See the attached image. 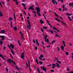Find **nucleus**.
Returning <instances> with one entry per match:
<instances>
[{
  "label": "nucleus",
  "instance_id": "bf43d9fd",
  "mask_svg": "<svg viewBox=\"0 0 73 73\" xmlns=\"http://www.w3.org/2000/svg\"><path fill=\"white\" fill-rule=\"evenodd\" d=\"M41 30L42 33H44V30H43V29H41Z\"/></svg>",
  "mask_w": 73,
  "mask_h": 73
},
{
  "label": "nucleus",
  "instance_id": "dca6fc26",
  "mask_svg": "<svg viewBox=\"0 0 73 73\" xmlns=\"http://www.w3.org/2000/svg\"><path fill=\"white\" fill-rule=\"evenodd\" d=\"M40 23L41 24H44V22L42 21V19H40Z\"/></svg>",
  "mask_w": 73,
  "mask_h": 73
},
{
  "label": "nucleus",
  "instance_id": "1a4fd4ad",
  "mask_svg": "<svg viewBox=\"0 0 73 73\" xmlns=\"http://www.w3.org/2000/svg\"><path fill=\"white\" fill-rule=\"evenodd\" d=\"M12 61L11 59H8L7 60V61L9 63V64H11V62H12Z\"/></svg>",
  "mask_w": 73,
  "mask_h": 73
},
{
  "label": "nucleus",
  "instance_id": "7c9ffc66",
  "mask_svg": "<svg viewBox=\"0 0 73 73\" xmlns=\"http://www.w3.org/2000/svg\"><path fill=\"white\" fill-rule=\"evenodd\" d=\"M18 43L19 44V46H21V44H20V41H19V40H18Z\"/></svg>",
  "mask_w": 73,
  "mask_h": 73
},
{
  "label": "nucleus",
  "instance_id": "37998d69",
  "mask_svg": "<svg viewBox=\"0 0 73 73\" xmlns=\"http://www.w3.org/2000/svg\"><path fill=\"white\" fill-rule=\"evenodd\" d=\"M15 31H17V27H13Z\"/></svg>",
  "mask_w": 73,
  "mask_h": 73
},
{
  "label": "nucleus",
  "instance_id": "4c0bfd02",
  "mask_svg": "<svg viewBox=\"0 0 73 73\" xmlns=\"http://www.w3.org/2000/svg\"><path fill=\"white\" fill-rule=\"evenodd\" d=\"M6 70L7 72L8 73H9V72H8V69H7V67L6 68Z\"/></svg>",
  "mask_w": 73,
  "mask_h": 73
},
{
  "label": "nucleus",
  "instance_id": "c03bdc74",
  "mask_svg": "<svg viewBox=\"0 0 73 73\" xmlns=\"http://www.w3.org/2000/svg\"><path fill=\"white\" fill-rule=\"evenodd\" d=\"M16 5H18V4H19V3H18V1L17 0L16 1Z\"/></svg>",
  "mask_w": 73,
  "mask_h": 73
},
{
  "label": "nucleus",
  "instance_id": "9b49d317",
  "mask_svg": "<svg viewBox=\"0 0 73 73\" xmlns=\"http://www.w3.org/2000/svg\"><path fill=\"white\" fill-rule=\"evenodd\" d=\"M54 30H56L58 32H60V30H59L57 29L56 28L54 27Z\"/></svg>",
  "mask_w": 73,
  "mask_h": 73
},
{
  "label": "nucleus",
  "instance_id": "20e7f679",
  "mask_svg": "<svg viewBox=\"0 0 73 73\" xmlns=\"http://www.w3.org/2000/svg\"><path fill=\"white\" fill-rule=\"evenodd\" d=\"M34 6H31L29 8V10H32L33 11H35V9H34Z\"/></svg>",
  "mask_w": 73,
  "mask_h": 73
},
{
  "label": "nucleus",
  "instance_id": "f8f14e48",
  "mask_svg": "<svg viewBox=\"0 0 73 73\" xmlns=\"http://www.w3.org/2000/svg\"><path fill=\"white\" fill-rule=\"evenodd\" d=\"M62 42L64 45V47H65V46H66V45H65V41L64 40L62 41Z\"/></svg>",
  "mask_w": 73,
  "mask_h": 73
},
{
  "label": "nucleus",
  "instance_id": "b1692460",
  "mask_svg": "<svg viewBox=\"0 0 73 73\" xmlns=\"http://www.w3.org/2000/svg\"><path fill=\"white\" fill-rule=\"evenodd\" d=\"M36 42L37 45L39 46V45H40V44L38 43V42L37 40H36Z\"/></svg>",
  "mask_w": 73,
  "mask_h": 73
},
{
  "label": "nucleus",
  "instance_id": "a19ab883",
  "mask_svg": "<svg viewBox=\"0 0 73 73\" xmlns=\"http://www.w3.org/2000/svg\"><path fill=\"white\" fill-rule=\"evenodd\" d=\"M28 63L29 65L30 69H31V67H30V62H29V61H28Z\"/></svg>",
  "mask_w": 73,
  "mask_h": 73
},
{
  "label": "nucleus",
  "instance_id": "5701e85b",
  "mask_svg": "<svg viewBox=\"0 0 73 73\" xmlns=\"http://www.w3.org/2000/svg\"><path fill=\"white\" fill-rule=\"evenodd\" d=\"M0 56L1 57V58H2L4 60H5V58H3V56H2V55L1 54H0Z\"/></svg>",
  "mask_w": 73,
  "mask_h": 73
},
{
  "label": "nucleus",
  "instance_id": "6e6d98bb",
  "mask_svg": "<svg viewBox=\"0 0 73 73\" xmlns=\"http://www.w3.org/2000/svg\"><path fill=\"white\" fill-rule=\"evenodd\" d=\"M46 21L47 23L49 25V24H50L49 23V21L48 20H46Z\"/></svg>",
  "mask_w": 73,
  "mask_h": 73
},
{
  "label": "nucleus",
  "instance_id": "5fc2aeb1",
  "mask_svg": "<svg viewBox=\"0 0 73 73\" xmlns=\"http://www.w3.org/2000/svg\"><path fill=\"white\" fill-rule=\"evenodd\" d=\"M55 58L57 61H58V59L56 57H55Z\"/></svg>",
  "mask_w": 73,
  "mask_h": 73
},
{
  "label": "nucleus",
  "instance_id": "3c124183",
  "mask_svg": "<svg viewBox=\"0 0 73 73\" xmlns=\"http://www.w3.org/2000/svg\"><path fill=\"white\" fill-rule=\"evenodd\" d=\"M50 72H54V70L53 69H52L50 70Z\"/></svg>",
  "mask_w": 73,
  "mask_h": 73
},
{
  "label": "nucleus",
  "instance_id": "603ef678",
  "mask_svg": "<svg viewBox=\"0 0 73 73\" xmlns=\"http://www.w3.org/2000/svg\"><path fill=\"white\" fill-rule=\"evenodd\" d=\"M12 62H13V64H14L15 65H16V63H15V62H14L13 60H12Z\"/></svg>",
  "mask_w": 73,
  "mask_h": 73
},
{
  "label": "nucleus",
  "instance_id": "f03ea898",
  "mask_svg": "<svg viewBox=\"0 0 73 73\" xmlns=\"http://www.w3.org/2000/svg\"><path fill=\"white\" fill-rule=\"evenodd\" d=\"M27 21L29 24V25L27 26V28L29 29H31V23H30V21L28 20H27Z\"/></svg>",
  "mask_w": 73,
  "mask_h": 73
},
{
  "label": "nucleus",
  "instance_id": "423d86ee",
  "mask_svg": "<svg viewBox=\"0 0 73 73\" xmlns=\"http://www.w3.org/2000/svg\"><path fill=\"white\" fill-rule=\"evenodd\" d=\"M68 5L70 6V7L72 6L73 7V3L72 2L71 3H69L68 4Z\"/></svg>",
  "mask_w": 73,
  "mask_h": 73
},
{
  "label": "nucleus",
  "instance_id": "9d476101",
  "mask_svg": "<svg viewBox=\"0 0 73 73\" xmlns=\"http://www.w3.org/2000/svg\"><path fill=\"white\" fill-rule=\"evenodd\" d=\"M46 68H45V67L43 66V70L45 72H46Z\"/></svg>",
  "mask_w": 73,
  "mask_h": 73
},
{
  "label": "nucleus",
  "instance_id": "f704fd0d",
  "mask_svg": "<svg viewBox=\"0 0 73 73\" xmlns=\"http://www.w3.org/2000/svg\"><path fill=\"white\" fill-rule=\"evenodd\" d=\"M54 13L55 16H57V17H58V15H57V14L56 13H55V12H54Z\"/></svg>",
  "mask_w": 73,
  "mask_h": 73
},
{
  "label": "nucleus",
  "instance_id": "c9c22d12",
  "mask_svg": "<svg viewBox=\"0 0 73 73\" xmlns=\"http://www.w3.org/2000/svg\"><path fill=\"white\" fill-rule=\"evenodd\" d=\"M44 39H46V38H47V37H48V36L46 35L45 36H44Z\"/></svg>",
  "mask_w": 73,
  "mask_h": 73
},
{
  "label": "nucleus",
  "instance_id": "e433bc0d",
  "mask_svg": "<svg viewBox=\"0 0 73 73\" xmlns=\"http://www.w3.org/2000/svg\"><path fill=\"white\" fill-rule=\"evenodd\" d=\"M3 43V42L0 40V44H1V45H2Z\"/></svg>",
  "mask_w": 73,
  "mask_h": 73
},
{
  "label": "nucleus",
  "instance_id": "6ab92c4d",
  "mask_svg": "<svg viewBox=\"0 0 73 73\" xmlns=\"http://www.w3.org/2000/svg\"><path fill=\"white\" fill-rule=\"evenodd\" d=\"M55 37H61V36H59L57 35V34H55Z\"/></svg>",
  "mask_w": 73,
  "mask_h": 73
},
{
  "label": "nucleus",
  "instance_id": "2f4dec72",
  "mask_svg": "<svg viewBox=\"0 0 73 73\" xmlns=\"http://www.w3.org/2000/svg\"><path fill=\"white\" fill-rule=\"evenodd\" d=\"M36 63L38 64H39V63H38V60L37 58L36 59Z\"/></svg>",
  "mask_w": 73,
  "mask_h": 73
},
{
  "label": "nucleus",
  "instance_id": "a878e982",
  "mask_svg": "<svg viewBox=\"0 0 73 73\" xmlns=\"http://www.w3.org/2000/svg\"><path fill=\"white\" fill-rule=\"evenodd\" d=\"M9 21H11V20H12V18L11 17H9Z\"/></svg>",
  "mask_w": 73,
  "mask_h": 73
},
{
  "label": "nucleus",
  "instance_id": "aec40b11",
  "mask_svg": "<svg viewBox=\"0 0 73 73\" xmlns=\"http://www.w3.org/2000/svg\"><path fill=\"white\" fill-rule=\"evenodd\" d=\"M0 33H5V30H2L1 31H0Z\"/></svg>",
  "mask_w": 73,
  "mask_h": 73
},
{
  "label": "nucleus",
  "instance_id": "ea45409f",
  "mask_svg": "<svg viewBox=\"0 0 73 73\" xmlns=\"http://www.w3.org/2000/svg\"><path fill=\"white\" fill-rule=\"evenodd\" d=\"M68 18L70 20V21H72V19H71V18L70 17L68 16Z\"/></svg>",
  "mask_w": 73,
  "mask_h": 73
},
{
  "label": "nucleus",
  "instance_id": "a18cd8bd",
  "mask_svg": "<svg viewBox=\"0 0 73 73\" xmlns=\"http://www.w3.org/2000/svg\"><path fill=\"white\" fill-rule=\"evenodd\" d=\"M43 28L44 29H47V27H43Z\"/></svg>",
  "mask_w": 73,
  "mask_h": 73
},
{
  "label": "nucleus",
  "instance_id": "864d4df0",
  "mask_svg": "<svg viewBox=\"0 0 73 73\" xmlns=\"http://www.w3.org/2000/svg\"><path fill=\"white\" fill-rule=\"evenodd\" d=\"M40 57H41L42 58L43 57H44V56H43L42 54L40 55Z\"/></svg>",
  "mask_w": 73,
  "mask_h": 73
},
{
  "label": "nucleus",
  "instance_id": "bb28decb",
  "mask_svg": "<svg viewBox=\"0 0 73 73\" xmlns=\"http://www.w3.org/2000/svg\"><path fill=\"white\" fill-rule=\"evenodd\" d=\"M49 26H50V28H53V29H54V28H55V27H52L51 25H50V24H49Z\"/></svg>",
  "mask_w": 73,
  "mask_h": 73
},
{
  "label": "nucleus",
  "instance_id": "39448f33",
  "mask_svg": "<svg viewBox=\"0 0 73 73\" xmlns=\"http://www.w3.org/2000/svg\"><path fill=\"white\" fill-rule=\"evenodd\" d=\"M60 23L61 24V25H66V23H65L64 22L62 21H60Z\"/></svg>",
  "mask_w": 73,
  "mask_h": 73
},
{
  "label": "nucleus",
  "instance_id": "0e129e2a",
  "mask_svg": "<svg viewBox=\"0 0 73 73\" xmlns=\"http://www.w3.org/2000/svg\"><path fill=\"white\" fill-rule=\"evenodd\" d=\"M39 59H40V60H41V61H42V58H41V57H39Z\"/></svg>",
  "mask_w": 73,
  "mask_h": 73
},
{
  "label": "nucleus",
  "instance_id": "f257e3e1",
  "mask_svg": "<svg viewBox=\"0 0 73 73\" xmlns=\"http://www.w3.org/2000/svg\"><path fill=\"white\" fill-rule=\"evenodd\" d=\"M36 10L37 11L36 13L39 16H41V15L40 14V8L38 7H36Z\"/></svg>",
  "mask_w": 73,
  "mask_h": 73
},
{
  "label": "nucleus",
  "instance_id": "338daca9",
  "mask_svg": "<svg viewBox=\"0 0 73 73\" xmlns=\"http://www.w3.org/2000/svg\"><path fill=\"white\" fill-rule=\"evenodd\" d=\"M33 42L34 43H36V42H35V40H33Z\"/></svg>",
  "mask_w": 73,
  "mask_h": 73
},
{
  "label": "nucleus",
  "instance_id": "412c9836",
  "mask_svg": "<svg viewBox=\"0 0 73 73\" xmlns=\"http://www.w3.org/2000/svg\"><path fill=\"white\" fill-rule=\"evenodd\" d=\"M48 31L50 32V33H51L52 34H53V31H50L48 30Z\"/></svg>",
  "mask_w": 73,
  "mask_h": 73
},
{
  "label": "nucleus",
  "instance_id": "49530a36",
  "mask_svg": "<svg viewBox=\"0 0 73 73\" xmlns=\"http://www.w3.org/2000/svg\"><path fill=\"white\" fill-rule=\"evenodd\" d=\"M22 5H23V7H25V3H22Z\"/></svg>",
  "mask_w": 73,
  "mask_h": 73
},
{
  "label": "nucleus",
  "instance_id": "4be33fe9",
  "mask_svg": "<svg viewBox=\"0 0 73 73\" xmlns=\"http://www.w3.org/2000/svg\"><path fill=\"white\" fill-rule=\"evenodd\" d=\"M11 53H12V54H13V55H15V53H14V52H13V50L11 49Z\"/></svg>",
  "mask_w": 73,
  "mask_h": 73
},
{
  "label": "nucleus",
  "instance_id": "a211bd4d",
  "mask_svg": "<svg viewBox=\"0 0 73 73\" xmlns=\"http://www.w3.org/2000/svg\"><path fill=\"white\" fill-rule=\"evenodd\" d=\"M56 66L58 67V68H59V67H60V65H59V64H58V63H56Z\"/></svg>",
  "mask_w": 73,
  "mask_h": 73
},
{
  "label": "nucleus",
  "instance_id": "774afa93",
  "mask_svg": "<svg viewBox=\"0 0 73 73\" xmlns=\"http://www.w3.org/2000/svg\"><path fill=\"white\" fill-rule=\"evenodd\" d=\"M35 50H37V47L36 46L35 47Z\"/></svg>",
  "mask_w": 73,
  "mask_h": 73
},
{
  "label": "nucleus",
  "instance_id": "58836bf2",
  "mask_svg": "<svg viewBox=\"0 0 73 73\" xmlns=\"http://www.w3.org/2000/svg\"><path fill=\"white\" fill-rule=\"evenodd\" d=\"M39 64L40 65H42V64H43V63H42V62L41 61H40L39 62Z\"/></svg>",
  "mask_w": 73,
  "mask_h": 73
},
{
  "label": "nucleus",
  "instance_id": "72a5a7b5",
  "mask_svg": "<svg viewBox=\"0 0 73 73\" xmlns=\"http://www.w3.org/2000/svg\"><path fill=\"white\" fill-rule=\"evenodd\" d=\"M54 0H52V2L54 5H55V3H54Z\"/></svg>",
  "mask_w": 73,
  "mask_h": 73
},
{
  "label": "nucleus",
  "instance_id": "69168bd1",
  "mask_svg": "<svg viewBox=\"0 0 73 73\" xmlns=\"http://www.w3.org/2000/svg\"><path fill=\"white\" fill-rule=\"evenodd\" d=\"M6 48V47L5 46H3V49L4 50H5V49Z\"/></svg>",
  "mask_w": 73,
  "mask_h": 73
},
{
  "label": "nucleus",
  "instance_id": "680f3d73",
  "mask_svg": "<svg viewBox=\"0 0 73 73\" xmlns=\"http://www.w3.org/2000/svg\"><path fill=\"white\" fill-rule=\"evenodd\" d=\"M1 2H2L3 4V5H4V2H3V1H1Z\"/></svg>",
  "mask_w": 73,
  "mask_h": 73
},
{
  "label": "nucleus",
  "instance_id": "6e6552de",
  "mask_svg": "<svg viewBox=\"0 0 73 73\" xmlns=\"http://www.w3.org/2000/svg\"><path fill=\"white\" fill-rule=\"evenodd\" d=\"M22 55L21 56V58H23V59H24V53H22Z\"/></svg>",
  "mask_w": 73,
  "mask_h": 73
},
{
  "label": "nucleus",
  "instance_id": "c85d7f7f",
  "mask_svg": "<svg viewBox=\"0 0 73 73\" xmlns=\"http://www.w3.org/2000/svg\"><path fill=\"white\" fill-rule=\"evenodd\" d=\"M57 62L59 64H62V62H61L60 61H57Z\"/></svg>",
  "mask_w": 73,
  "mask_h": 73
},
{
  "label": "nucleus",
  "instance_id": "8fccbe9b",
  "mask_svg": "<svg viewBox=\"0 0 73 73\" xmlns=\"http://www.w3.org/2000/svg\"><path fill=\"white\" fill-rule=\"evenodd\" d=\"M38 69V72L39 73H40V70L38 69V68H37Z\"/></svg>",
  "mask_w": 73,
  "mask_h": 73
},
{
  "label": "nucleus",
  "instance_id": "7ed1b4c3",
  "mask_svg": "<svg viewBox=\"0 0 73 73\" xmlns=\"http://www.w3.org/2000/svg\"><path fill=\"white\" fill-rule=\"evenodd\" d=\"M20 34L21 35V38L23 40H24V35H23V33L21 31L20 32Z\"/></svg>",
  "mask_w": 73,
  "mask_h": 73
},
{
  "label": "nucleus",
  "instance_id": "09e8293b",
  "mask_svg": "<svg viewBox=\"0 0 73 73\" xmlns=\"http://www.w3.org/2000/svg\"><path fill=\"white\" fill-rule=\"evenodd\" d=\"M15 67H16V68H17V70H19L20 69H19V68L17 67V66H15Z\"/></svg>",
  "mask_w": 73,
  "mask_h": 73
},
{
  "label": "nucleus",
  "instance_id": "e2e57ef3",
  "mask_svg": "<svg viewBox=\"0 0 73 73\" xmlns=\"http://www.w3.org/2000/svg\"><path fill=\"white\" fill-rule=\"evenodd\" d=\"M60 1L62 3H64V1L62 0H60Z\"/></svg>",
  "mask_w": 73,
  "mask_h": 73
},
{
  "label": "nucleus",
  "instance_id": "2eb2a0df",
  "mask_svg": "<svg viewBox=\"0 0 73 73\" xmlns=\"http://www.w3.org/2000/svg\"><path fill=\"white\" fill-rule=\"evenodd\" d=\"M10 46H11V48H12V49H13V48H14V45H13L12 44H11L10 45Z\"/></svg>",
  "mask_w": 73,
  "mask_h": 73
},
{
  "label": "nucleus",
  "instance_id": "052dcab7",
  "mask_svg": "<svg viewBox=\"0 0 73 73\" xmlns=\"http://www.w3.org/2000/svg\"><path fill=\"white\" fill-rule=\"evenodd\" d=\"M68 9V8H66V7H65V11H67V9Z\"/></svg>",
  "mask_w": 73,
  "mask_h": 73
},
{
  "label": "nucleus",
  "instance_id": "cd10ccee",
  "mask_svg": "<svg viewBox=\"0 0 73 73\" xmlns=\"http://www.w3.org/2000/svg\"><path fill=\"white\" fill-rule=\"evenodd\" d=\"M0 16L1 17H2L3 16V14H2V13H1V11H0Z\"/></svg>",
  "mask_w": 73,
  "mask_h": 73
},
{
  "label": "nucleus",
  "instance_id": "f3484780",
  "mask_svg": "<svg viewBox=\"0 0 73 73\" xmlns=\"http://www.w3.org/2000/svg\"><path fill=\"white\" fill-rule=\"evenodd\" d=\"M61 49L62 50H64V46L62 45L61 46Z\"/></svg>",
  "mask_w": 73,
  "mask_h": 73
},
{
  "label": "nucleus",
  "instance_id": "c756f323",
  "mask_svg": "<svg viewBox=\"0 0 73 73\" xmlns=\"http://www.w3.org/2000/svg\"><path fill=\"white\" fill-rule=\"evenodd\" d=\"M55 19L57 21H58V22H60V21L59 20H58V19L57 18H55Z\"/></svg>",
  "mask_w": 73,
  "mask_h": 73
},
{
  "label": "nucleus",
  "instance_id": "13d9d810",
  "mask_svg": "<svg viewBox=\"0 0 73 73\" xmlns=\"http://www.w3.org/2000/svg\"><path fill=\"white\" fill-rule=\"evenodd\" d=\"M14 18H15V20H16V16H15V13L14 14Z\"/></svg>",
  "mask_w": 73,
  "mask_h": 73
},
{
  "label": "nucleus",
  "instance_id": "79ce46f5",
  "mask_svg": "<svg viewBox=\"0 0 73 73\" xmlns=\"http://www.w3.org/2000/svg\"><path fill=\"white\" fill-rule=\"evenodd\" d=\"M11 27L12 28L13 27V26H12V21H11Z\"/></svg>",
  "mask_w": 73,
  "mask_h": 73
},
{
  "label": "nucleus",
  "instance_id": "4d7b16f0",
  "mask_svg": "<svg viewBox=\"0 0 73 73\" xmlns=\"http://www.w3.org/2000/svg\"><path fill=\"white\" fill-rule=\"evenodd\" d=\"M57 48L58 49V51H60V48L58 47H57Z\"/></svg>",
  "mask_w": 73,
  "mask_h": 73
},
{
  "label": "nucleus",
  "instance_id": "4468645a",
  "mask_svg": "<svg viewBox=\"0 0 73 73\" xmlns=\"http://www.w3.org/2000/svg\"><path fill=\"white\" fill-rule=\"evenodd\" d=\"M52 65H53V66L52 67V68H53V69H54V68H55L56 66V64H52Z\"/></svg>",
  "mask_w": 73,
  "mask_h": 73
},
{
  "label": "nucleus",
  "instance_id": "ddd939ff",
  "mask_svg": "<svg viewBox=\"0 0 73 73\" xmlns=\"http://www.w3.org/2000/svg\"><path fill=\"white\" fill-rule=\"evenodd\" d=\"M45 42L49 43V39L48 38L45 39Z\"/></svg>",
  "mask_w": 73,
  "mask_h": 73
},
{
  "label": "nucleus",
  "instance_id": "393cba45",
  "mask_svg": "<svg viewBox=\"0 0 73 73\" xmlns=\"http://www.w3.org/2000/svg\"><path fill=\"white\" fill-rule=\"evenodd\" d=\"M66 15H67V16H72V14H69L68 13H66Z\"/></svg>",
  "mask_w": 73,
  "mask_h": 73
},
{
  "label": "nucleus",
  "instance_id": "473e14b6",
  "mask_svg": "<svg viewBox=\"0 0 73 73\" xmlns=\"http://www.w3.org/2000/svg\"><path fill=\"white\" fill-rule=\"evenodd\" d=\"M66 54L67 56H68L69 55V53L68 52H66Z\"/></svg>",
  "mask_w": 73,
  "mask_h": 73
},
{
  "label": "nucleus",
  "instance_id": "0eeeda50",
  "mask_svg": "<svg viewBox=\"0 0 73 73\" xmlns=\"http://www.w3.org/2000/svg\"><path fill=\"white\" fill-rule=\"evenodd\" d=\"M0 36L2 38L1 39V40H4L5 39V36Z\"/></svg>",
  "mask_w": 73,
  "mask_h": 73
},
{
  "label": "nucleus",
  "instance_id": "de8ad7c7",
  "mask_svg": "<svg viewBox=\"0 0 73 73\" xmlns=\"http://www.w3.org/2000/svg\"><path fill=\"white\" fill-rule=\"evenodd\" d=\"M56 42V40H53L52 41V42L51 43V44H53L54 42Z\"/></svg>",
  "mask_w": 73,
  "mask_h": 73
}]
</instances>
